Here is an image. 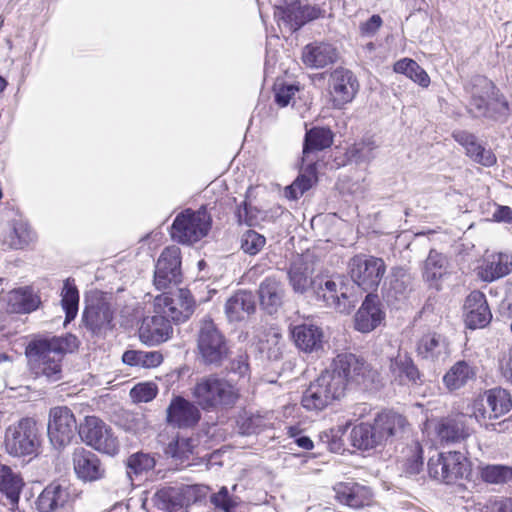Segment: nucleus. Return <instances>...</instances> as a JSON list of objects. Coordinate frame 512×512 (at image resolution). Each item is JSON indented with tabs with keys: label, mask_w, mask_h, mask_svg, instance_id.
I'll list each match as a JSON object with an SVG mask.
<instances>
[{
	"label": "nucleus",
	"mask_w": 512,
	"mask_h": 512,
	"mask_svg": "<svg viewBox=\"0 0 512 512\" xmlns=\"http://www.w3.org/2000/svg\"><path fill=\"white\" fill-rule=\"evenodd\" d=\"M300 12V4L294 2L285 7H278L275 11V17L279 26L284 25L290 32H294L304 25Z\"/></svg>",
	"instance_id": "obj_51"
},
{
	"label": "nucleus",
	"mask_w": 512,
	"mask_h": 512,
	"mask_svg": "<svg viewBox=\"0 0 512 512\" xmlns=\"http://www.w3.org/2000/svg\"><path fill=\"white\" fill-rule=\"evenodd\" d=\"M34 240V233L27 222L23 220H14L12 230L5 243L14 249H21Z\"/></svg>",
	"instance_id": "obj_52"
},
{
	"label": "nucleus",
	"mask_w": 512,
	"mask_h": 512,
	"mask_svg": "<svg viewBox=\"0 0 512 512\" xmlns=\"http://www.w3.org/2000/svg\"><path fill=\"white\" fill-rule=\"evenodd\" d=\"M407 421L404 416L392 411L379 413L374 419L373 426L381 444L390 437L397 436L405 428Z\"/></svg>",
	"instance_id": "obj_34"
},
{
	"label": "nucleus",
	"mask_w": 512,
	"mask_h": 512,
	"mask_svg": "<svg viewBox=\"0 0 512 512\" xmlns=\"http://www.w3.org/2000/svg\"><path fill=\"white\" fill-rule=\"evenodd\" d=\"M446 271V258L436 250H431L423 265V278L431 285L437 282Z\"/></svg>",
	"instance_id": "obj_50"
},
{
	"label": "nucleus",
	"mask_w": 512,
	"mask_h": 512,
	"mask_svg": "<svg viewBox=\"0 0 512 512\" xmlns=\"http://www.w3.org/2000/svg\"><path fill=\"white\" fill-rule=\"evenodd\" d=\"M417 353L425 360L443 362L450 355L447 339L438 333H427L417 343Z\"/></svg>",
	"instance_id": "obj_28"
},
{
	"label": "nucleus",
	"mask_w": 512,
	"mask_h": 512,
	"mask_svg": "<svg viewBox=\"0 0 512 512\" xmlns=\"http://www.w3.org/2000/svg\"><path fill=\"white\" fill-rule=\"evenodd\" d=\"M211 502L215 507L225 512H231L235 507L226 487H222L218 493L213 494Z\"/></svg>",
	"instance_id": "obj_62"
},
{
	"label": "nucleus",
	"mask_w": 512,
	"mask_h": 512,
	"mask_svg": "<svg viewBox=\"0 0 512 512\" xmlns=\"http://www.w3.org/2000/svg\"><path fill=\"white\" fill-rule=\"evenodd\" d=\"M156 507L166 511H177L187 508L197 500L194 486L164 487L159 489L154 497Z\"/></svg>",
	"instance_id": "obj_18"
},
{
	"label": "nucleus",
	"mask_w": 512,
	"mask_h": 512,
	"mask_svg": "<svg viewBox=\"0 0 512 512\" xmlns=\"http://www.w3.org/2000/svg\"><path fill=\"white\" fill-rule=\"evenodd\" d=\"M512 270V254L498 253L491 255L481 268L480 275L484 281L491 282L509 274Z\"/></svg>",
	"instance_id": "obj_40"
},
{
	"label": "nucleus",
	"mask_w": 512,
	"mask_h": 512,
	"mask_svg": "<svg viewBox=\"0 0 512 512\" xmlns=\"http://www.w3.org/2000/svg\"><path fill=\"white\" fill-rule=\"evenodd\" d=\"M255 310L256 300L251 291H238L225 304V313L230 322L243 321L253 314Z\"/></svg>",
	"instance_id": "obj_30"
},
{
	"label": "nucleus",
	"mask_w": 512,
	"mask_h": 512,
	"mask_svg": "<svg viewBox=\"0 0 512 512\" xmlns=\"http://www.w3.org/2000/svg\"><path fill=\"white\" fill-rule=\"evenodd\" d=\"M383 21L379 15H372L367 21L362 22L359 26V31L363 37H372L382 26Z\"/></svg>",
	"instance_id": "obj_63"
},
{
	"label": "nucleus",
	"mask_w": 512,
	"mask_h": 512,
	"mask_svg": "<svg viewBox=\"0 0 512 512\" xmlns=\"http://www.w3.org/2000/svg\"><path fill=\"white\" fill-rule=\"evenodd\" d=\"M378 147V143L372 136H366L351 145L346 151V156L357 164H368L376 157Z\"/></svg>",
	"instance_id": "obj_44"
},
{
	"label": "nucleus",
	"mask_w": 512,
	"mask_h": 512,
	"mask_svg": "<svg viewBox=\"0 0 512 512\" xmlns=\"http://www.w3.org/2000/svg\"><path fill=\"white\" fill-rule=\"evenodd\" d=\"M194 444L191 438L177 437L174 441L170 442L165 449L166 455L169 457L184 462L193 453Z\"/></svg>",
	"instance_id": "obj_55"
},
{
	"label": "nucleus",
	"mask_w": 512,
	"mask_h": 512,
	"mask_svg": "<svg viewBox=\"0 0 512 512\" xmlns=\"http://www.w3.org/2000/svg\"><path fill=\"white\" fill-rule=\"evenodd\" d=\"M350 440L353 447L363 451L381 445L373 424L369 423H360L354 426L350 432Z\"/></svg>",
	"instance_id": "obj_42"
},
{
	"label": "nucleus",
	"mask_w": 512,
	"mask_h": 512,
	"mask_svg": "<svg viewBox=\"0 0 512 512\" xmlns=\"http://www.w3.org/2000/svg\"><path fill=\"white\" fill-rule=\"evenodd\" d=\"M260 304L269 313H275L282 305L284 288L282 283L274 277L265 278L259 286Z\"/></svg>",
	"instance_id": "obj_35"
},
{
	"label": "nucleus",
	"mask_w": 512,
	"mask_h": 512,
	"mask_svg": "<svg viewBox=\"0 0 512 512\" xmlns=\"http://www.w3.org/2000/svg\"><path fill=\"white\" fill-rule=\"evenodd\" d=\"M446 458L448 484H454L461 479L472 480L470 462L461 452L450 451L446 453Z\"/></svg>",
	"instance_id": "obj_43"
},
{
	"label": "nucleus",
	"mask_w": 512,
	"mask_h": 512,
	"mask_svg": "<svg viewBox=\"0 0 512 512\" xmlns=\"http://www.w3.org/2000/svg\"><path fill=\"white\" fill-rule=\"evenodd\" d=\"M379 298L368 294L354 317V327L361 333H368L379 326L384 319Z\"/></svg>",
	"instance_id": "obj_24"
},
{
	"label": "nucleus",
	"mask_w": 512,
	"mask_h": 512,
	"mask_svg": "<svg viewBox=\"0 0 512 512\" xmlns=\"http://www.w3.org/2000/svg\"><path fill=\"white\" fill-rule=\"evenodd\" d=\"M481 480L488 484H506L512 481V466L502 464H479L477 467Z\"/></svg>",
	"instance_id": "obj_45"
},
{
	"label": "nucleus",
	"mask_w": 512,
	"mask_h": 512,
	"mask_svg": "<svg viewBox=\"0 0 512 512\" xmlns=\"http://www.w3.org/2000/svg\"><path fill=\"white\" fill-rule=\"evenodd\" d=\"M390 375L393 381L401 384H418L421 375L413 360L407 354L398 353L390 360Z\"/></svg>",
	"instance_id": "obj_31"
},
{
	"label": "nucleus",
	"mask_w": 512,
	"mask_h": 512,
	"mask_svg": "<svg viewBox=\"0 0 512 512\" xmlns=\"http://www.w3.org/2000/svg\"><path fill=\"white\" fill-rule=\"evenodd\" d=\"M423 450L418 441H412L404 451V471L408 475L418 474L423 467Z\"/></svg>",
	"instance_id": "obj_54"
},
{
	"label": "nucleus",
	"mask_w": 512,
	"mask_h": 512,
	"mask_svg": "<svg viewBox=\"0 0 512 512\" xmlns=\"http://www.w3.org/2000/svg\"><path fill=\"white\" fill-rule=\"evenodd\" d=\"M79 345L77 337L65 335H38L29 341L25 354L29 369L35 379L55 383L62 379V362L67 353L74 352Z\"/></svg>",
	"instance_id": "obj_1"
},
{
	"label": "nucleus",
	"mask_w": 512,
	"mask_h": 512,
	"mask_svg": "<svg viewBox=\"0 0 512 512\" xmlns=\"http://www.w3.org/2000/svg\"><path fill=\"white\" fill-rule=\"evenodd\" d=\"M82 321L93 336H105L113 328V311L104 301H97L86 306Z\"/></svg>",
	"instance_id": "obj_19"
},
{
	"label": "nucleus",
	"mask_w": 512,
	"mask_h": 512,
	"mask_svg": "<svg viewBox=\"0 0 512 512\" xmlns=\"http://www.w3.org/2000/svg\"><path fill=\"white\" fill-rule=\"evenodd\" d=\"M394 72L403 74L421 87H428L430 77L427 72L419 66V64L410 58L398 60L393 66Z\"/></svg>",
	"instance_id": "obj_47"
},
{
	"label": "nucleus",
	"mask_w": 512,
	"mask_h": 512,
	"mask_svg": "<svg viewBox=\"0 0 512 512\" xmlns=\"http://www.w3.org/2000/svg\"><path fill=\"white\" fill-rule=\"evenodd\" d=\"M253 187H249L246 192V198H249ZM257 213L258 210L253 208L250 203H248L247 199H245L237 208L236 217L240 224L245 223L248 226H253L257 222Z\"/></svg>",
	"instance_id": "obj_59"
},
{
	"label": "nucleus",
	"mask_w": 512,
	"mask_h": 512,
	"mask_svg": "<svg viewBox=\"0 0 512 512\" xmlns=\"http://www.w3.org/2000/svg\"><path fill=\"white\" fill-rule=\"evenodd\" d=\"M76 431V419L68 407L57 406L50 409L47 434L55 448L67 446L74 438Z\"/></svg>",
	"instance_id": "obj_14"
},
{
	"label": "nucleus",
	"mask_w": 512,
	"mask_h": 512,
	"mask_svg": "<svg viewBox=\"0 0 512 512\" xmlns=\"http://www.w3.org/2000/svg\"><path fill=\"white\" fill-rule=\"evenodd\" d=\"M40 303V297L29 287L15 289L7 296V307L12 313H31L39 307Z\"/></svg>",
	"instance_id": "obj_38"
},
{
	"label": "nucleus",
	"mask_w": 512,
	"mask_h": 512,
	"mask_svg": "<svg viewBox=\"0 0 512 512\" xmlns=\"http://www.w3.org/2000/svg\"><path fill=\"white\" fill-rule=\"evenodd\" d=\"M446 453H438L430 457L427 467L429 476L441 483L448 484V468Z\"/></svg>",
	"instance_id": "obj_58"
},
{
	"label": "nucleus",
	"mask_w": 512,
	"mask_h": 512,
	"mask_svg": "<svg viewBox=\"0 0 512 512\" xmlns=\"http://www.w3.org/2000/svg\"><path fill=\"white\" fill-rule=\"evenodd\" d=\"M212 226V217L205 206L197 210L184 209L175 217L171 226L174 241L192 245L206 237Z\"/></svg>",
	"instance_id": "obj_8"
},
{
	"label": "nucleus",
	"mask_w": 512,
	"mask_h": 512,
	"mask_svg": "<svg viewBox=\"0 0 512 512\" xmlns=\"http://www.w3.org/2000/svg\"><path fill=\"white\" fill-rule=\"evenodd\" d=\"M452 137L474 162L485 167H491L496 163V156L492 150L484 147L474 134L465 130H456Z\"/></svg>",
	"instance_id": "obj_26"
},
{
	"label": "nucleus",
	"mask_w": 512,
	"mask_h": 512,
	"mask_svg": "<svg viewBox=\"0 0 512 512\" xmlns=\"http://www.w3.org/2000/svg\"><path fill=\"white\" fill-rule=\"evenodd\" d=\"M302 173L285 188V196L291 200H297L306 191H308L317 179V167L314 166L313 172L309 170L307 165L302 163Z\"/></svg>",
	"instance_id": "obj_49"
},
{
	"label": "nucleus",
	"mask_w": 512,
	"mask_h": 512,
	"mask_svg": "<svg viewBox=\"0 0 512 512\" xmlns=\"http://www.w3.org/2000/svg\"><path fill=\"white\" fill-rule=\"evenodd\" d=\"M476 376L474 366L466 361L456 362L443 376V382L449 391H454L465 386Z\"/></svg>",
	"instance_id": "obj_41"
},
{
	"label": "nucleus",
	"mask_w": 512,
	"mask_h": 512,
	"mask_svg": "<svg viewBox=\"0 0 512 512\" xmlns=\"http://www.w3.org/2000/svg\"><path fill=\"white\" fill-rule=\"evenodd\" d=\"M181 259L177 246L166 247L156 263L154 285L158 290L167 289L172 283L180 282Z\"/></svg>",
	"instance_id": "obj_16"
},
{
	"label": "nucleus",
	"mask_w": 512,
	"mask_h": 512,
	"mask_svg": "<svg viewBox=\"0 0 512 512\" xmlns=\"http://www.w3.org/2000/svg\"><path fill=\"white\" fill-rule=\"evenodd\" d=\"M512 408L511 394L504 388L496 387L476 398L471 406V416L487 430L504 432L508 429L510 419L498 423L492 422L507 414Z\"/></svg>",
	"instance_id": "obj_4"
},
{
	"label": "nucleus",
	"mask_w": 512,
	"mask_h": 512,
	"mask_svg": "<svg viewBox=\"0 0 512 512\" xmlns=\"http://www.w3.org/2000/svg\"><path fill=\"white\" fill-rule=\"evenodd\" d=\"M197 346L205 364L219 366L228 355L225 337L211 319L201 322Z\"/></svg>",
	"instance_id": "obj_11"
},
{
	"label": "nucleus",
	"mask_w": 512,
	"mask_h": 512,
	"mask_svg": "<svg viewBox=\"0 0 512 512\" xmlns=\"http://www.w3.org/2000/svg\"><path fill=\"white\" fill-rule=\"evenodd\" d=\"M348 267L353 284L368 294L377 290L386 273V264L382 258L365 254L352 257Z\"/></svg>",
	"instance_id": "obj_9"
},
{
	"label": "nucleus",
	"mask_w": 512,
	"mask_h": 512,
	"mask_svg": "<svg viewBox=\"0 0 512 512\" xmlns=\"http://www.w3.org/2000/svg\"><path fill=\"white\" fill-rule=\"evenodd\" d=\"M323 372L330 375L335 385L341 386L343 394L348 383L367 386L376 376L368 363L352 353L338 354Z\"/></svg>",
	"instance_id": "obj_6"
},
{
	"label": "nucleus",
	"mask_w": 512,
	"mask_h": 512,
	"mask_svg": "<svg viewBox=\"0 0 512 512\" xmlns=\"http://www.w3.org/2000/svg\"><path fill=\"white\" fill-rule=\"evenodd\" d=\"M334 134L326 127H313L305 134L302 162L313 172L317 165L316 153L329 148L333 144Z\"/></svg>",
	"instance_id": "obj_21"
},
{
	"label": "nucleus",
	"mask_w": 512,
	"mask_h": 512,
	"mask_svg": "<svg viewBox=\"0 0 512 512\" xmlns=\"http://www.w3.org/2000/svg\"><path fill=\"white\" fill-rule=\"evenodd\" d=\"M72 461L76 476L83 482H95L105 477V467L98 456L89 450L75 449Z\"/></svg>",
	"instance_id": "obj_20"
},
{
	"label": "nucleus",
	"mask_w": 512,
	"mask_h": 512,
	"mask_svg": "<svg viewBox=\"0 0 512 512\" xmlns=\"http://www.w3.org/2000/svg\"><path fill=\"white\" fill-rule=\"evenodd\" d=\"M41 445V428L32 417L21 418L5 430L4 447L14 457L36 455Z\"/></svg>",
	"instance_id": "obj_7"
},
{
	"label": "nucleus",
	"mask_w": 512,
	"mask_h": 512,
	"mask_svg": "<svg viewBox=\"0 0 512 512\" xmlns=\"http://www.w3.org/2000/svg\"><path fill=\"white\" fill-rule=\"evenodd\" d=\"M155 458L144 452L130 455L126 461L127 477L133 482V476H140L155 467Z\"/></svg>",
	"instance_id": "obj_53"
},
{
	"label": "nucleus",
	"mask_w": 512,
	"mask_h": 512,
	"mask_svg": "<svg viewBox=\"0 0 512 512\" xmlns=\"http://www.w3.org/2000/svg\"><path fill=\"white\" fill-rule=\"evenodd\" d=\"M337 498L340 502L352 508H362L370 505L372 501L371 490L354 482L340 484L337 488Z\"/></svg>",
	"instance_id": "obj_37"
},
{
	"label": "nucleus",
	"mask_w": 512,
	"mask_h": 512,
	"mask_svg": "<svg viewBox=\"0 0 512 512\" xmlns=\"http://www.w3.org/2000/svg\"><path fill=\"white\" fill-rule=\"evenodd\" d=\"M340 387L333 383L328 373L322 372L303 392L301 405L307 411H322L344 396Z\"/></svg>",
	"instance_id": "obj_10"
},
{
	"label": "nucleus",
	"mask_w": 512,
	"mask_h": 512,
	"mask_svg": "<svg viewBox=\"0 0 512 512\" xmlns=\"http://www.w3.org/2000/svg\"><path fill=\"white\" fill-rule=\"evenodd\" d=\"M195 301L188 290L178 289L155 297V313L175 323L185 322L194 312Z\"/></svg>",
	"instance_id": "obj_12"
},
{
	"label": "nucleus",
	"mask_w": 512,
	"mask_h": 512,
	"mask_svg": "<svg viewBox=\"0 0 512 512\" xmlns=\"http://www.w3.org/2000/svg\"><path fill=\"white\" fill-rule=\"evenodd\" d=\"M359 90V82L355 74L345 68L335 69L329 79V93L332 106L343 109L351 103Z\"/></svg>",
	"instance_id": "obj_15"
},
{
	"label": "nucleus",
	"mask_w": 512,
	"mask_h": 512,
	"mask_svg": "<svg viewBox=\"0 0 512 512\" xmlns=\"http://www.w3.org/2000/svg\"><path fill=\"white\" fill-rule=\"evenodd\" d=\"M471 95L469 111L475 117L502 120L509 115L508 101L494 83L484 76H475L466 86Z\"/></svg>",
	"instance_id": "obj_3"
},
{
	"label": "nucleus",
	"mask_w": 512,
	"mask_h": 512,
	"mask_svg": "<svg viewBox=\"0 0 512 512\" xmlns=\"http://www.w3.org/2000/svg\"><path fill=\"white\" fill-rule=\"evenodd\" d=\"M130 395L135 402H149L157 395V387L152 383H140L134 386Z\"/></svg>",
	"instance_id": "obj_61"
},
{
	"label": "nucleus",
	"mask_w": 512,
	"mask_h": 512,
	"mask_svg": "<svg viewBox=\"0 0 512 512\" xmlns=\"http://www.w3.org/2000/svg\"><path fill=\"white\" fill-rule=\"evenodd\" d=\"M172 333L173 327L170 320L159 313L143 318L139 328L140 340L149 346L166 342L171 338Z\"/></svg>",
	"instance_id": "obj_22"
},
{
	"label": "nucleus",
	"mask_w": 512,
	"mask_h": 512,
	"mask_svg": "<svg viewBox=\"0 0 512 512\" xmlns=\"http://www.w3.org/2000/svg\"><path fill=\"white\" fill-rule=\"evenodd\" d=\"M69 499L66 488L58 483H51L38 496L35 505L39 512H54L63 508Z\"/></svg>",
	"instance_id": "obj_36"
},
{
	"label": "nucleus",
	"mask_w": 512,
	"mask_h": 512,
	"mask_svg": "<svg viewBox=\"0 0 512 512\" xmlns=\"http://www.w3.org/2000/svg\"><path fill=\"white\" fill-rule=\"evenodd\" d=\"M437 433L443 442L459 443L471 436L472 429L467 426L464 416H456L443 419L438 424Z\"/></svg>",
	"instance_id": "obj_33"
},
{
	"label": "nucleus",
	"mask_w": 512,
	"mask_h": 512,
	"mask_svg": "<svg viewBox=\"0 0 512 512\" xmlns=\"http://www.w3.org/2000/svg\"><path fill=\"white\" fill-rule=\"evenodd\" d=\"M61 305L65 312L64 324L75 319L79 307V291L74 279L67 278L61 291Z\"/></svg>",
	"instance_id": "obj_46"
},
{
	"label": "nucleus",
	"mask_w": 512,
	"mask_h": 512,
	"mask_svg": "<svg viewBox=\"0 0 512 512\" xmlns=\"http://www.w3.org/2000/svg\"><path fill=\"white\" fill-rule=\"evenodd\" d=\"M122 360L130 366L142 368H155L163 362V355L159 351L127 350Z\"/></svg>",
	"instance_id": "obj_48"
},
{
	"label": "nucleus",
	"mask_w": 512,
	"mask_h": 512,
	"mask_svg": "<svg viewBox=\"0 0 512 512\" xmlns=\"http://www.w3.org/2000/svg\"><path fill=\"white\" fill-rule=\"evenodd\" d=\"M412 291V277L407 269L393 267L383 288V296L389 303L405 300Z\"/></svg>",
	"instance_id": "obj_27"
},
{
	"label": "nucleus",
	"mask_w": 512,
	"mask_h": 512,
	"mask_svg": "<svg viewBox=\"0 0 512 512\" xmlns=\"http://www.w3.org/2000/svg\"><path fill=\"white\" fill-rule=\"evenodd\" d=\"M291 334L296 346L305 352L317 351L322 347L323 331L314 324L296 325L292 328Z\"/></svg>",
	"instance_id": "obj_32"
},
{
	"label": "nucleus",
	"mask_w": 512,
	"mask_h": 512,
	"mask_svg": "<svg viewBox=\"0 0 512 512\" xmlns=\"http://www.w3.org/2000/svg\"><path fill=\"white\" fill-rule=\"evenodd\" d=\"M465 324L469 329H481L486 327L492 319L485 295L480 291H472L466 298Z\"/></svg>",
	"instance_id": "obj_23"
},
{
	"label": "nucleus",
	"mask_w": 512,
	"mask_h": 512,
	"mask_svg": "<svg viewBox=\"0 0 512 512\" xmlns=\"http://www.w3.org/2000/svg\"><path fill=\"white\" fill-rule=\"evenodd\" d=\"M79 435L82 441L101 453L115 455L119 451L117 438L111 429L95 416L85 418L79 427Z\"/></svg>",
	"instance_id": "obj_13"
},
{
	"label": "nucleus",
	"mask_w": 512,
	"mask_h": 512,
	"mask_svg": "<svg viewBox=\"0 0 512 512\" xmlns=\"http://www.w3.org/2000/svg\"><path fill=\"white\" fill-rule=\"evenodd\" d=\"M237 424L239 432L243 435L259 433L266 427L264 417L258 414L244 413L239 417Z\"/></svg>",
	"instance_id": "obj_56"
},
{
	"label": "nucleus",
	"mask_w": 512,
	"mask_h": 512,
	"mask_svg": "<svg viewBox=\"0 0 512 512\" xmlns=\"http://www.w3.org/2000/svg\"><path fill=\"white\" fill-rule=\"evenodd\" d=\"M191 394L196 404L208 412L228 410L235 406L240 397L238 388L218 374L199 378Z\"/></svg>",
	"instance_id": "obj_2"
},
{
	"label": "nucleus",
	"mask_w": 512,
	"mask_h": 512,
	"mask_svg": "<svg viewBox=\"0 0 512 512\" xmlns=\"http://www.w3.org/2000/svg\"><path fill=\"white\" fill-rule=\"evenodd\" d=\"M241 249L249 255L258 254L266 244V238L254 230L245 231L240 239Z\"/></svg>",
	"instance_id": "obj_57"
},
{
	"label": "nucleus",
	"mask_w": 512,
	"mask_h": 512,
	"mask_svg": "<svg viewBox=\"0 0 512 512\" xmlns=\"http://www.w3.org/2000/svg\"><path fill=\"white\" fill-rule=\"evenodd\" d=\"M299 91V85L294 83L276 84L274 87L275 102L280 107H286L290 104L295 94Z\"/></svg>",
	"instance_id": "obj_60"
},
{
	"label": "nucleus",
	"mask_w": 512,
	"mask_h": 512,
	"mask_svg": "<svg viewBox=\"0 0 512 512\" xmlns=\"http://www.w3.org/2000/svg\"><path fill=\"white\" fill-rule=\"evenodd\" d=\"M199 407L183 396H174L166 409V422L173 428H193L201 419Z\"/></svg>",
	"instance_id": "obj_17"
},
{
	"label": "nucleus",
	"mask_w": 512,
	"mask_h": 512,
	"mask_svg": "<svg viewBox=\"0 0 512 512\" xmlns=\"http://www.w3.org/2000/svg\"><path fill=\"white\" fill-rule=\"evenodd\" d=\"M313 296L323 307L343 314H349L358 301L354 285L343 275H316Z\"/></svg>",
	"instance_id": "obj_5"
},
{
	"label": "nucleus",
	"mask_w": 512,
	"mask_h": 512,
	"mask_svg": "<svg viewBox=\"0 0 512 512\" xmlns=\"http://www.w3.org/2000/svg\"><path fill=\"white\" fill-rule=\"evenodd\" d=\"M338 57L334 46L324 42L307 44L302 50L303 63L313 69H322L336 62Z\"/></svg>",
	"instance_id": "obj_29"
},
{
	"label": "nucleus",
	"mask_w": 512,
	"mask_h": 512,
	"mask_svg": "<svg viewBox=\"0 0 512 512\" xmlns=\"http://www.w3.org/2000/svg\"><path fill=\"white\" fill-rule=\"evenodd\" d=\"M22 479L6 465L0 464V491L5 494L9 509L14 510L19 502Z\"/></svg>",
	"instance_id": "obj_39"
},
{
	"label": "nucleus",
	"mask_w": 512,
	"mask_h": 512,
	"mask_svg": "<svg viewBox=\"0 0 512 512\" xmlns=\"http://www.w3.org/2000/svg\"><path fill=\"white\" fill-rule=\"evenodd\" d=\"M500 370L503 377L512 384V347L500 360Z\"/></svg>",
	"instance_id": "obj_64"
},
{
	"label": "nucleus",
	"mask_w": 512,
	"mask_h": 512,
	"mask_svg": "<svg viewBox=\"0 0 512 512\" xmlns=\"http://www.w3.org/2000/svg\"><path fill=\"white\" fill-rule=\"evenodd\" d=\"M289 285L296 294L304 295L309 290L314 292L316 276L313 267L302 256H297L287 270Z\"/></svg>",
	"instance_id": "obj_25"
}]
</instances>
